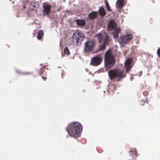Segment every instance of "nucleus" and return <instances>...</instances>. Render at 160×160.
Listing matches in <instances>:
<instances>
[{
	"label": "nucleus",
	"mask_w": 160,
	"mask_h": 160,
	"mask_svg": "<svg viewBox=\"0 0 160 160\" xmlns=\"http://www.w3.org/2000/svg\"><path fill=\"white\" fill-rule=\"evenodd\" d=\"M102 58L99 55L93 57L90 62V64L93 66H97L99 65L102 62Z\"/></svg>",
	"instance_id": "obj_8"
},
{
	"label": "nucleus",
	"mask_w": 160,
	"mask_h": 160,
	"mask_svg": "<svg viewBox=\"0 0 160 160\" xmlns=\"http://www.w3.org/2000/svg\"><path fill=\"white\" fill-rule=\"evenodd\" d=\"M64 54L67 55H68L70 54V51L68 48L67 47H65L64 50Z\"/></svg>",
	"instance_id": "obj_20"
},
{
	"label": "nucleus",
	"mask_w": 160,
	"mask_h": 160,
	"mask_svg": "<svg viewBox=\"0 0 160 160\" xmlns=\"http://www.w3.org/2000/svg\"><path fill=\"white\" fill-rule=\"evenodd\" d=\"M97 38L99 42H103L102 44L100 46V50L105 49L106 48V45L108 44L109 42L108 34L106 32L99 33L98 35Z\"/></svg>",
	"instance_id": "obj_3"
},
{
	"label": "nucleus",
	"mask_w": 160,
	"mask_h": 160,
	"mask_svg": "<svg viewBox=\"0 0 160 160\" xmlns=\"http://www.w3.org/2000/svg\"><path fill=\"white\" fill-rule=\"evenodd\" d=\"M114 30L115 31L113 32V37L115 39H117L118 37V35L121 31V29L120 28H118Z\"/></svg>",
	"instance_id": "obj_14"
},
{
	"label": "nucleus",
	"mask_w": 160,
	"mask_h": 160,
	"mask_svg": "<svg viewBox=\"0 0 160 160\" xmlns=\"http://www.w3.org/2000/svg\"><path fill=\"white\" fill-rule=\"evenodd\" d=\"M84 38V36L83 34L79 32H76L73 35L72 41L74 43H76L77 45L81 44V42Z\"/></svg>",
	"instance_id": "obj_6"
},
{
	"label": "nucleus",
	"mask_w": 160,
	"mask_h": 160,
	"mask_svg": "<svg viewBox=\"0 0 160 160\" xmlns=\"http://www.w3.org/2000/svg\"><path fill=\"white\" fill-rule=\"evenodd\" d=\"M132 58H129L127 59L125 62V68L127 72H129L132 68Z\"/></svg>",
	"instance_id": "obj_11"
},
{
	"label": "nucleus",
	"mask_w": 160,
	"mask_h": 160,
	"mask_svg": "<svg viewBox=\"0 0 160 160\" xmlns=\"http://www.w3.org/2000/svg\"><path fill=\"white\" fill-rule=\"evenodd\" d=\"M75 22L79 26H83L85 24V22L83 20H81L77 19L75 20Z\"/></svg>",
	"instance_id": "obj_17"
},
{
	"label": "nucleus",
	"mask_w": 160,
	"mask_h": 160,
	"mask_svg": "<svg viewBox=\"0 0 160 160\" xmlns=\"http://www.w3.org/2000/svg\"><path fill=\"white\" fill-rule=\"evenodd\" d=\"M24 74H30V73L29 72H25V73H23Z\"/></svg>",
	"instance_id": "obj_26"
},
{
	"label": "nucleus",
	"mask_w": 160,
	"mask_h": 160,
	"mask_svg": "<svg viewBox=\"0 0 160 160\" xmlns=\"http://www.w3.org/2000/svg\"><path fill=\"white\" fill-rule=\"evenodd\" d=\"M124 0H118L116 6L118 8H122L124 6Z\"/></svg>",
	"instance_id": "obj_13"
},
{
	"label": "nucleus",
	"mask_w": 160,
	"mask_h": 160,
	"mask_svg": "<svg viewBox=\"0 0 160 160\" xmlns=\"http://www.w3.org/2000/svg\"><path fill=\"white\" fill-rule=\"evenodd\" d=\"M69 134L71 137H78L82 131V126L77 122H74L69 124L66 128Z\"/></svg>",
	"instance_id": "obj_1"
},
{
	"label": "nucleus",
	"mask_w": 160,
	"mask_h": 160,
	"mask_svg": "<svg viewBox=\"0 0 160 160\" xmlns=\"http://www.w3.org/2000/svg\"><path fill=\"white\" fill-rule=\"evenodd\" d=\"M145 103H147V102H145L143 101H141L140 102V104L141 105L143 106L144 105V104Z\"/></svg>",
	"instance_id": "obj_23"
},
{
	"label": "nucleus",
	"mask_w": 160,
	"mask_h": 160,
	"mask_svg": "<svg viewBox=\"0 0 160 160\" xmlns=\"http://www.w3.org/2000/svg\"><path fill=\"white\" fill-rule=\"evenodd\" d=\"M137 152L136 151V149L135 148H133L130 151V153L131 155H134L135 157H137L138 156Z\"/></svg>",
	"instance_id": "obj_19"
},
{
	"label": "nucleus",
	"mask_w": 160,
	"mask_h": 160,
	"mask_svg": "<svg viewBox=\"0 0 160 160\" xmlns=\"http://www.w3.org/2000/svg\"><path fill=\"white\" fill-rule=\"evenodd\" d=\"M43 32L42 30H40L38 31L37 38L38 40L41 39L42 36L43 35Z\"/></svg>",
	"instance_id": "obj_18"
},
{
	"label": "nucleus",
	"mask_w": 160,
	"mask_h": 160,
	"mask_svg": "<svg viewBox=\"0 0 160 160\" xmlns=\"http://www.w3.org/2000/svg\"><path fill=\"white\" fill-rule=\"evenodd\" d=\"M26 8V6L24 4L23 6V7H22V8L23 9H24V8Z\"/></svg>",
	"instance_id": "obj_27"
},
{
	"label": "nucleus",
	"mask_w": 160,
	"mask_h": 160,
	"mask_svg": "<svg viewBox=\"0 0 160 160\" xmlns=\"http://www.w3.org/2000/svg\"><path fill=\"white\" fill-rule=\"evenodd\" d=\"M44 71V68L43 67H42L41 68L40 70H39L38 71V74L40 75H41L42 73H43V72Z\"/></svg>",
	"instance_id": "obj_21"
},
{
	"label": "nucleus",
	"mask_w": 160,
	"mask_h": 160,
	"mask_svg": "<svg viewBox=\"0 0 160 160\" xmlns=\"http://www.w3.org/2000/svg\"><path fill=\"white\" fill-rule=\"evenodd\" d=\"M133 36L130 34H128L122 37H120L118 41L122 46H124L128 42L130 41L132 38Z\"/></svg>",
	"instance_id": "obj_7"
},
{
	"label": "nucleus",
	"mask_w": 160,
	"mask_h": 160,
	"mask_svg": "<svg viewBox=\"0 0 160 160\" xmlns=\"http://www.w3.org/2000/svg\"><path fill=\"white\" fill-rule=\"evenodd\" d=\"M104 60L105 66L108 68L112 67L114 65L115 61L110 50H108L105 53Z\"/></svg>",
	"instance_id": "obj_4"
},
{
	"label": "nucleus",
	"mask_w": 160,
	"mask_h": 160,
	"mask_svg": "<svg viewBox=\"0 0 160 160\" xmlns=\"http://www.w3.org/2000/svg\"><path fill=\"white\" fill-rule=\"evenodd\" d=\"M98 12L95 11L91 12L88 15L89 18L93 19L95 18L98 15Z\"/></svg>",
	"instance_id": "obj_15"
},
{
	"label": "nucleus",
	"mask_w": 160,
	"mask_h": 160,
	"mask_svg": "<svg viewBox=\"0 0 160 160\" xmlns=\"http://www.w3.org/2000/svg\"><path fill=\"white\" fill-rule=\"evenodd\" d=\"M117 24L116 22L113 19L111 20L108 25V28L109 30H115L117 28Z\"/></svg>",
	"instance_id": "obj_12"
},
{
	"label": "nucleus",
	"mask_w": 160,
	"mask_h": 160,
	"mask_svg": "<svg viewBox=\"0 0 160 160\" xmlns=\"http://www.w3.org/2000/svg\"><path fill=\"white\" fill-rule=\"evenodd\" d=\"M42 78L44 80H45L47 79V77H45L42 76Z\"/></svg>",
	"instance_id": "obj_25"
},
{
	"label": "nucleus",
	"mask_w": 160,
	"mask_h": 160,
	"mask_svg": "<svg viewBox=\"0 0 160 160\" xmlns=\"http://www.w3.org/2000/svg\"><path fill=\"white\" fill-rule=\"evenodd\" d=\"M108 76L110 80L117 78L116 81L118 82L125 77L126 76V72L123 70L118 68H115L110 70L108 72Z\"/></svg>",
	"instance_id": "obj_2"
},
{
	"label": "nucleus",
	"mask_w": 160,
	"mask_h": 160,
	"mask_svg": "<svg viewBox=\"0 0 160 160\" xmlns=\"http://www.w3.org/2000/svg\"><path fill=\"white\" fill-rule=\"evenodd\" d=\"M99 13L100 16H104L106 15V13L103 7H101L99 8Z\"/></svg>",
	"instance_id": "obj_16"
},
{
	"label": "nucleus",
	"mask_w": 160,
	"mask_h": 160,
	"mask_svg": "<svg viewBox=\"0 0 160 160\" xmlns=\"http://www.w3.org/2000/svg\"><path fill=\"white\" fill-rule=\"evenodd\" d=\"M106 5L107 6V9L109 11H112V10L111 9L109 5V4L107 1L105 0Z\"/></svg>",
	"instance_id": "obj_22"
},
{
	"label": "nucleus",
	"mask_w": 160,
	"mask_h": 160,
	"mask_svg": "<svg viewBox=\"0 0 160 160\" xmlns=\"http://www.w3.org/2000/svg\"><path fill=\"white\" fill-rule=\"evenodd\" d=\"M42 7L43 8V14L49 15V14L51 13V5L48 3L45 2L43 3Z\"/></svg>",
	"instance_id": "obj_9"
},
{
	"label": "nucleus",
	"mask_w": 160,
	"mask_h": 160,
	"mask_svg": "<svg viewBox=\"0 0 160 160\" xmlns=\"http://www.w3.org/2000/svg\"><path fill=\"white\" fill-rule=\"evenodd\" d=\"M96 44V42L94 40H88L84 43V51L86 53H89L93 51Z\"/></svg>",
	"instance_id": "obj_5"
},
{
	"label": "nucleus",
	"mask_w": 160,
	"mask_h": 160,
	"mask_svg": "<svg viewBox=\"0 0 160 160\" xmlns=\"http://www.w3.org/2000/svg\"><path fill=\"white\" fill-rule=\"evenodd\" d=\"M39 6V4L38 2L34 1H31L29 5V9L30 11H34L38 8Z\"/></svg>",
	"instance_id": "obj_10"
},
{
	"label": "nucleus",
	"mask_w": 160,
	"mask_h": 160,
	"mask_svg": "<svg viewBox=\"0 0 160 160\" xmlns=\"http://www.w3.org/2000/svg\"><path fill=\"white\" fill-rule=\"evenodd\" d=\"M157 53L160 58V48L158 49L157 51Z\"/></svg>",
	"instance_id": "obj_24"
},
{
	"label": "nucleus",
	"mask_w": 160,
	"mask_h": 160,
	"mask_svg": "<svg viewBox=\"0 0 160 160\" xmlns=\"http://www.w3.org/2000/svg\"><path fill=\"white\" fill-rule=\"evenodd\" d=\"M130 79L131 80H132V77H131V78H130Z\"/></svg>",
	"instance_id": "obj_28"
}]
</instances>
